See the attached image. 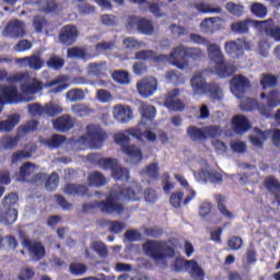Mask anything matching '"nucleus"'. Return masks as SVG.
<instances>
[{
  "label": "nucleus",
  "instance_id": "nucleus-9",
  "mask_svg": "<svg viewBox=\"0 0 280 280\" xmlns=\"http://www.w3.org/2000/svg\"><path fill=\"white\" fill-rule=\"evenodd\" d=\"M20 242L34 261H40L47 255L45 245L40 241L30 238L24 232H20Z\"/></svg>",
  "mask_w": 280,
  "mask_h": 280
},
{
  "label": "nucleus",
  "instance_id": "nucleus-43",
  "mask_svg": "<svg viewBox=\"0 0 280 280\" xmlns=\"http://www.w3.org/2000/svg\"><path fill=\"white\" fill-rule=\"evenodd\" d=\"M194 8H196L198 12H201V14H220V12H222L221 8H211V5L205 2L195 3Z\"/></svg>",
  "mask_w": 280,
  "mask_h": 280
},
{
  "label": "nucleus",
  "instance_id": "nucleus-55",
  "mask_svg": "<svg viewBox=\"0 0 280 280\" xmlns=\"http://www.w3.org/2000/svg\"><path fill=\"white\" fill-rule=\"evenodd\" d=\"M66 97L70 102H82L85 95H84V91L80 89H71L70 91L67 92Z\"/></svg>",
  "mask_w": 280,
  "mask_h": 280
},
{
  "label": "nucleus",
  "instance_id": "nucleus-36",
  "mask_svg": "<svg viewBox=\"0 0 280 280\" xmlns=\"http://www.w3.org/2000/svg\"><path fill=\"white\" fill-rule=\"evenodd\" d=\"M142 172L151 180H156L159 176H161V168L159 167V163L156 162L148 164Z\"/></svg>",
  "mask_w": 280,
  "mask_h": 280
},
{
  "label": "nucleus",
  "instance_id": "nucleus-62",
  "mask_svg": "<svg viewBox=\"0 0 280 280\" xmlns=\"http://www.w3.org/2000/svg\"><path fill=\"white\" fill-rule=\"evenodd\" d=\"M16 202H19V195L16 192H10L2 200L3 207L5 209H12Z\"/></svg>",
  "mask_w": 280,
  "mask_h": 280
},
{
  "label": "nucleus",
  "instance_id": "nucleus-58",
  "mask_svg": "<svg viewBox=\"0 0 280 280\" xmlns=\"http://www.w3.org/2000/svg\"><path fill=\"white\" fill-rule=\"evenodd\" d=\"M256 108L260 113V115L262 117H266L267 119H270V117H272V110L275 109V107L268 103H258Z\"/></svg>",
  "mask_w": 280,
  "mask_h": 280
},
{
  "label": "nucleus",
  "instance_id": "nucleus-20",
  "mask_svg": "<svg viewBox=\"0 0 280 280\" xmlns=\"http://www.w3.org/2000/svg\"><path fill=\"white\" fill-rule=\"evenodd\" d=\"M159 89V81L154 77H145L141 81V96L152 97Z\"/></svg>",
  "mask_w": 280,
  "mask_h": 280
},
{
  "label": "nucleus",
  "instance_id": "nucleus-35",
  "mask_svg": "<svg viewBox=\"0 0 280 280\" xmlns=\"http://www.w3.org/2000/svg\"><path fill=\"white\" fill-rule=\"evenodd\" d=\"M88 183L91 187H104L106 185V177L101 172H92L88 176Z\"/></svg>",
  "mask_w": 280,
  "mask_h": 280
},
{
  "label": "nucleus",
  "instance_id": "nucleus-15",
  "mask_svg": "<svg viewBox=\"0 0 280 280\" xmlns=\"http://www.w3.org/2000/svg\"><path fill=\"white\" fill-rule=\"evenodd\" d=\"M178 95H180L179 89H174L170 92H167L164 95V106L168 110H174V113H183L185 110V103L178 98Z\"/></svg>",
  "mask_w": 280,
  "mask_h": 280
},
{
  "label": "nucleus",
  "instance_id": "nucleus-44",
  "mask_svg": "<svg viewBox=\"0 0 280 280\" xmlns=\"http://www.w3.org/2000/svg\"><path fill=\"white\" fill-rule=\"evenodd\" d=\"M48 69H54L58 71V69H62L65 67V59L57 55H51L50 58L46 61Z\"/></svg>",
  "mask_w": 280,
  "mask_h": 280
},
{
  "label": "nucleus",
  "instance_id": "nucleus-16",
  "mask_svg": "<svg viewBox=\"0 0 280 280\" xmlns=\"http://www.w3.org/2000/svg\"><path fill=\"white\" fill-rule=\"evenodd\" d=\"M260 34H265L268 38L280 43V24H276L273 19L261 20Z\"/></svg>",
  "mask_w": 280,
  "mask_h": 280
},
{
  "label": "nucleus",
  "instance_id": "nucleus-22",
  "mask_svg": "<svg viewBox=\"0 0 280 280\" xmlns=\"http://www.w3.org/2000/svg\"><path fill=\"white\" fill-rule=\"evenodd\" d=\"M35 172H36V164L32 162L23 163L20 166V172L18 173L16 178L18 180H20V183H30Z\"/></svg>",
  "mask_w": 280,
  "mask_h": 280
},
{
  "label": "nucleus",
  "instance_id": "nucleus-40",
  "mask_svg": "<svg viewBox=\"0 0 280 280\" xmlns=\"http://www.w3.org/2000/svg\"><path fill=\"white\" fill-rule=\"evenodd\" d=\"M250 12L257 19H266V16H268V8H266L261 2H254L250 5Z\"/></svg>",
  "mask_w": 280,
  "mask_h": 280
},
{
  "label": "nucleus",
  "instance_id": "nucleus-41",
  "mask_svg": "<svg viewBox=\"0 0 280 280\" xmlns=\"http://www.w3.org/2000/svg\"><path fill=\"white\" fill-rule=\"evenodd\" d=\"M199 176L202 178L205 177V180H209L210 183H213L214 185L221 184L223 180L222 174L219 172H209V171H201L199 173Z\"/></svg>",
  "mask_w": 280,
  "mask_h": 280
},
{
  "label": "nucleus",
  "instance_id": "nucleus-13",
  "mask_svg": "<svg viewBox=\"0 0 280 280\" xmlns=\"http://www.w3.org/2000/svg\"><path fill=\"white\" fill-rule=\"evenodd\" d=\"M79 36L80 31H78V26L73 24H67L61 27L58 35V40L61 45L71 47V45H75V43H78Z\"/></svg>",
  "mask_w": 280,
  "mask_h": 280
},
{
  "label": "nucleus",
  "instance_id": "nucleus-4",
  "mask_svg": "<svg viewBox=\"0 0 280 280\" xmlns=\"http://www.w3.org/2000/svg\"><path fill=\"white\" fill-rule=\"evenodd\" d=\"M190 84L196 95H209L212 102H220L224 97L220 84L207 83V80L201 74L192 77Z\"/></svg>",
  "mask_w": 280,
  "mask_h": 280
},
{
  "label": "nucleus",
  "instance_id": "nucleus-33",
  "mask_svg": "<svg viewBox=\"0 0 280 280\" xmlns=\"http://www.w3.org/2000/svg\"><path fill=\"white\" fill-rule=\"evenodd\" d=\"M19 219V210L7 208L5 212L0 213V222L2 224L12 225Z\"/></svg>",
  "mask_w": 280,
  "mask_h": 280
},
{
  "label": "nucleus",
  "instance_id": "nucleus-42",
  "mask_svg": "<svg viewBox=\"0 0 280 280\" xmlns=\"http://www.w3.org/2000/svg\"><path fill=\"white\" fill-rule=\"evenodd\" d=\"M112 177L115 180H130V172L128 171V168L121 167L119 166V164L114 168V171L112 172Z\"/></svg>",
  "mask_w": 280,
  "mask_h": 280
},
{
  "label": "nucleus",
  "instance_id": "nucleus-7",
  "mask_svg": "<svg viewBox=\"0 0 280 280\" xmlns=\"http://www.w3.org/2000/svg\"><path fill=\"white\" fill-rule=\"evenodd\" d=\"M186 133L190 141H194L195 143H202V141H207V139H215L217 137H220V135H222V130L215 125L205 127L190 125L187 128Z\"/></svg>",
  "mask_w": 280,
  "mask_h": 280
},
{
  "label": "nucleus",
  "instance_id": "nucleus-23",
  "mask_svg": "<svg viewBox=\"0 0 280 280\" xmlns=\"http://www.w3.org/2000/svg\"><path fill=\"white\" fill-rule=\"evenodd\" d=\"M63 192L67 196H79L80 198H84L89 196V186L82 184H66Z\"/></svg>",
  "mask_w": 280,
  "mask_h": 280
},
{
  "label": "nucleus",
  "instance_id": "nucleus-1",
  "mask_svg": "<svg viewBox=\"0 0 280 280\" xmlns=\"http://www.w3.org/2000/svg\"><path fill=\"white\" fill-rule=\"evenodd\" d=\"M189 37L191 43L207 47L210 59L217 65L214 71L219 78H231V75L237 72V68L233 63L224 60V55H222V50L218 44H211L209 39L195 33L190 34Z\"/></svg>",
  "mask_w": 280,
  "mask_h": 280
},
{
  "label": "nucleus",
  "instance_id": "nucleus-31",
  "mask_svg": "<svg viewBox=\"0 0 280 280\" xmlns=\"http://www.w3.org/2000/svg\"><path fill=\"white\" fill-rule=\"evenodd\" d=\"M38 11L44 12L45 14H54L60 10V4L56 0H39L37 2Z\"/></svg>",
  "mask_w": 280,
  "mask_h": 280
},
{
  "label": "nucleus",
  "instance_id": "nucleus-64",
  "mask_svg": "<svg viewBox=\"0 0 280 280\" xmlns=\"http://www.w3.org/2000/svg\"><path fill=\"white\" fill-rule=\"evenodd\" d=\"M267 104L271 105L273 108L280 106V93L277 90H272L267 95Z\"/></svg>",
  "mask_w": 280,
  "mask_h": 280
},
{
  "label": "nucleus",
  "instance_id": "nucleus-50",
  "mask_svg": "<svg viewBox=\"0 0 280 280\" xmlns=\"http://www.w3.org/2000/svg\"><path fill=\"white\" fill-rule=\"evenodd\" d=\"M141 110H142V117L144 119H148L149 121H152L154 117H156V107L152 105H148L145 103H141Z\"/></svg>",
  "mask_w": 280,
  "mask_h": 280
},
{
  "label": "nucleus",
  "instance_id": "nucleus-11",
  "mask_svg": "<svg viewBox=\"0 0 280 280\" xmlns=\"http://www.w3.org/2000/svg\"><path fill=\"white\" fill-rule=\"evenodd\" d=\"M115 143L121 147V152L129 156V159H141V149L130 143V136L118 132L114 136Z\"/></svg>",
  "mask_w": 280,
  "mask_h": 280
},
{
  "label": "nucleus",
  "instance_id": "nucleus-21",
  "mask_svg": "<svg viewBox=\"0 0 280 280\" xmlns=\"http://www.w3.org/2000/svg\"><path fill=\"white\" fill-rule=\"evenodd\" d=\"M113 115L119 124H128L132 119V108L127 105H116L114 106Z\"/></svg>",
  "mask_w": 280,
  "mask_h": 280
},
{
  "label": "nucleus",
  "instance_id": "nucleus-12",
  "mask_svg": "<svg viewBox=\"0 0 280 280\" xmlns=\"http://www.w3.org/2000/svg\"><path fill=\"white\" fill-rule=\"evenodd\" d=\"M230 89L235 97L242 100L250 91V80L243 74H236L230 81Z\"/></svg>",
  "mask_w": 280,
  "mask_h": 280
},
{
  "label": "nucleus",
  "instance_id": "nucleus-47",
  "mask_svg": "<svg viewBox=\"0 0 280 280\" xmlns=\"http://www.w3.org/2000/svg\"><path fill=\"white\" fill-rule=\"evenodd\" d=\"M38 130V120H28L25 125L18 128L19 135H28V132H36Z\"/></svg>",
  "mask_w": 280,
  "mask_h": 280
},
{
  "label": "nucleus",
  "instance_id": "nucleus-46",
  "mask_svg": "<svg viewBox=\"0 0 280 280\" xmlns=\"http://www.w3.org/2000/svg\"><path fill=\"white\" fill-rule=\"evenodd\" d=\"M58 185H60V176L58 175V173L54 172L47 178L45 187L47 191H56V189H58Z\"/></svg>",
  "mask_w": 280,
  "mask_h": 280
},
{
  "label": "nucleus",
  "instance_id": "nucleus-25",
  "mask_svg": "<svg viewBox=\"0 0 280 280\" xmlns=\"http://www.w3.org/2000/svg\"><path fill=\"white\" fill-rule=\"evenodd\" d=\"M52 127L57 132H69L73 128V120L70 115H62L52 121Z\"/></svg>",
  "mask_w": 280,
  "mask_h": 280
},
{
  "label": "nucleus",
  "instance_id": "nucleus-52",
  "mask_svg": "<svg viewBox=\"0 0 280 280\" xmlns=\"http://www.w3.org/2000/svg\"><path fill=\"white\" fill-rule=\"evenodd\" d=\"M187 259L183 257H177L173 265V270L175 272H189V265Z\"/></svg>",
  "mask_w": 280,
  "mask_h": 280
},
{
  "label": "nucleus",
  "instance_id": "nucleus-51",
  "mask_svg": "<svg viewBox=\"0 0 280 280\" xmlns=\"http://www.w3.org/2000/svg\"><path fill=\"white\" fill-rule=\"evenodd\" d=\"M88 270H89V267H86V265L81 262H71L69 266V271L74 277H82V275H84Z\"/></svg>",
  "mask_w": 280,
  "mask_h": 280
},
{
  "label": "nucleus",
  "instance_id": "nucleus-57",
  "mask_svg": "<svg viewBox=\"0 0 280 280\" xmlns=\"http://www.w3.org/2000/svg\"><path fill=\"white\" fill-rule=\"evenodd\" d=\"M225 9L234 16H242L244 14V5L235 4V2H228Z\"/></svg>",
  "mask_w": 280,
  "mask_h": 280
},
{
  "label": "nucleus",
  "instance_id": "nucleus-61",
  "mask_svg": "<svg viewBox=\"0 0 280 280\" xmlns=\"http://www.w3.org/2000/svg\"><path fill=\"white\" fill-rule=\"evenodd\" d=\"M23 159H32V152L19 150L11 155V163L14 165L19 163V161H23Z\"/></svg>",
  "mask_w": 280,
  "mask_h": 280
},
{
  "label": "nucleus",
  "instance_id": "nucleus-28",
  "mask_svg": "<svg viewBox=\"0 0 280 280\" xmlns=\"http://www.w3.org/2000/svg\"><path fill=\"white\" fill-rule=\"evenodd\" d=\"M20 122L21 116L19 114L10 115L7 120L0 121V132H12Z\"/></svg>",
  "mask_w": 280,
  "mask_h": 280
},
{
  "label": "nucleus",
  "instance_id": "nucleus-3",
  "mask_svg": "<svg viewBox=\"0 0 280 280\" xmlns=\"http://www.w3.org/2000/svg\"><path fill=\"white\" fill-rule=\"evenodd\" d=\"M205 58V50L198 47H187L185 45L176 46L171 52V61L173 67L182 71L189 67V60H202Z\"/></svg>",
  "mask_w": 280,
  "mask_h": 280
},
{
  "label": "nucleus",
  "instance_id": "nucleus-27",
  "mask_svg": "<svg viewBox=\"0 0 280 280\" xmlns=\"http://www.w3.org/2000/svg\"><path fill=\"white\" fill-rule=\"evenodd\" d=\"M268 137H270V131H262L259 128L254 129V135L249 136V141L254 145V148H264V143H266Z\"/></svg>",
  "mask_w": 280,
  "mask_h": 280
},
{
  "label": "nucleus",
  "instance_id": "nucleus-17",
  "mask_svg": "<svg viewBox=\"0 0 280 280\" xmlns=\"http://www.w3.org/2000/svg\"><path fill=\"white\" fill-rule=\"evenodd\" d=\"M4 36L9 38H23L25 36V22L22 20H11L3 30Z\"/></svg>",
  "mask_w": 280,
  "mask_h": 280
},
{
  "label": "nucleus",
  "instance_id": "nucleus-19",
  "mask_svg": "<svg viewBox=\"0 0 280 280\" xmlns=\"http://www.w3.org/2000/svg\"><path fill=\"white\" fill-rule=\"evenodd\" d=\"M16 62L20 67H23L24 69H32L33 71H40V69L45 67V61L38 55L19 58Z\"/></svg>",
  "mask_w": 280,
  "mask_h": 280
},
{
  "label": "nucleus",
  "instance_id": "nucleus-54",
  "mask_svg": "<svg viewBox=\"0 0 280 280\" xmlns=\"http://www.w3.org/2000/svg\"><path fill=\"white\" fill-rule=\"evenodd\" d=\"M71 110L77 117H89L91 115V109L84 104L72 105Z\"/></svg>",
  "mask_w": 280,
  "mask_h": 280
},
{
  "label": "nucleus",
  "instance_id": "nucleus-18",
  "mask_svg": "<svg viewBox=\"0 0 280 280\" xmlns=\"http://www.w3.org/2000/svg\"><path fill=\"white\" fill-rule=\"evenodd\" d=\"M21 96L19 95V89L14 85L0 86V103L5 104H19Z\"/></svg>",
  "mask_w": 280,
  "mask_h": 280
},
{
  "label": "nucleus",
  "instance_id": "nucleus-32",
  "mask_svg": "<svg viewBox=\"0 0 280 280\" xmlns=\"http://www.w3.org/2000/svg\"><path fill=\"white\" fill-rule=\"evenodd\" d=\"M112 79L120 86H128L130 84V72L126 70H114L112 72Z\"/></svg>",
  "mask_w": 280,
  "mask_h": 280
},
{
  "label": "nucleus",
  "instance_id": "nucleus-26",
  "mask_svg": "<svg viewBox=\"0 0 280 280\" xmlns=\"http://www.w3.org/2000/svg\"><path fill=\"white\" fill-rule=\"evenodd\" d=\"M264 185L269 194L275 196V201L277 202L278 207H280V183L279 179L275 177H267L264 182Z\"/></svg>",
  "mask_w": 280,
  "mask_h": 280
},
{
  "label": "nucleus",
  "instance_id": "nucleus-48",
  "mask_svg": "<svg viewBox=\"0 0 280 280\" xmlns=\"http://www.w3.org/2000/svg\"><path fill=\"white\" fill-rule=\"evenodd\" d=\"M119 163L113 158H102L97 160V165L103 170H110L112 173L115 171Z\"/></svg>",
  "mask_w": 280,
  "mask_h": 280
},
{
  "label": "nucleus",
  "instance_id": "nucleus-38",
  "mask_svg": "<svg viewBox=\"0 0 280 280\" xmlns=\"http://www.w3.org/2000/svg\"><path fill=\"white\" fill-rule=\"evenodd\" d=\"M188 266V272H190L192 279H205V270H202V267L198 265V261L189 260Z\"/></svg>",
  "mask_w": 280,
  "mask_h": 280
},
{
  "label": "nucleus",
  "instance_id": "nucleus-59",
  "mask_svg": "<svg viewBox=\"0 0 280 280\" xmlns=\"http://www.w3.org/2000/svg\"><path fill=\"white\" fill-rule=\"evenodd\" d=\"M183 198H185V192L183 191H174L171 195L170 202L174 209H180V205L183 202Z\"/></svg>",
  "mask_w": 280,
  "mask_h": 280
},
{
  "label": "nucleus",
  "instance_id": "nucleus-6",
  "mask_svg": "<svg viewBox=\"0 0 280 280\" xmlns=\"http://www.w3.org/2000/svg\"><path fill=\"white\" fill-rule=\"evenodd\" d=\"M142 248L154 261H164V259L176 257V249L163 241H148Z\"/></svg>",
  "mask_w": 280,
  "mask_h": 280
},
{
  "label": "nucleus",
  "instance_id": "nucleus-45",
  "mask_svg": "<svg viewBox=\"0 0 280 280\" xmlns=\"http://www.w3.org/2000/svg\"><path fill=\"white\" fill-rule=\"evenodd\" d=\"M258 103L257 100L246 97L241 101L240 108L244 113H253V110L257 109Z\"/></svg>",
  "mask_w": 280,
  "mask_h": 280
},
{
  "label": "nucleus",
  "instance_id": "nucleus-49",
  "mask_svg": "<svg viewBox=\"0 0 280 280\" xmlns=\"http://www.w3.org/2000/svg\"><path fill=\"white\" fill-rule=\"evenodd\" d=\"M49 25V22L47 21L46 16L43 15H36L33 19V27L37 34L43 33V31Z\"/></svg>",
  "mask_w": 280,
  "mask_h": 280
},
{
  "label": "nucleus",
  "instance_id": "nucleus-2",
  "mask_svg": "<svg viewBox=\"0 0 280 280\" xmlns=\"http://www.w3.org/2000/svg\"><path fill=\"white\" fill-rule=\"evenodd\" d=\"M135 196L137 194L130 187L114 186L105 200L100 201V210L105 215H121L126 211L124 200H135Z\"/></svg>",
  "mask_w": 280,
  "mask_h": 280
},
{
  "label": "nucleus",
  "instance_id": "nucleus-14",
  "mask_svg": "<svg viewBox=\"0 0 280 280\" xmlns=\"http://www.w3.org/2000/svg\"><path fill=\"white\" fill-rule=\"evenodd\" d=\"M250 27H255V30H257V32L260 33L261 20H253V19L238 20L236 22H233L230 25V28L234 34H241V35L248 34V32H250Z\"/></svg>",
  "mask_w": 280,
  "mask_h": 280
},
{
  "label": "nucleus",
  "instance_id": "nucleus-37",
  "mask_svg": "<svg viewBox=\"0 0 280 280\" xmlns=\"http://www.w3.org/2000/svg\"><path fill=\"white\" fill-rule=\"evenodd\" d=\"M65 141H67L66 136L56 133V135H52L50 137V139L45 140L44 143H45V145L50 148V150H56V149L60 148L62 145V143H65Z\"/></svg>",
  "mask_w": 280,
  "mask_h": 280
},
{
  "label": "nucleus",
  "instance_id": "nucleus-39",
  "mask_svg": "<svg viewBox=\"0 0 280 280\" xmlns=\"http://www.w3.org/2000/svg\"><path fill=\"white\" fill-rule=\"evenodd\" d=\"M91 248L102 259H106V257H108V247L104 244V242L94 241L91 243Z\"/></svg>",
  "mask_w": 280,
  "mask_h": 280
},
{
  "label": "nucleus",
  "instance_id": "nucleus-30",
  "mask_svg": "<svg viewBox=\"0 0 280 280\" xmlns=\"http://www.w3.org/2000/svg\"><path fill=\"white\" fill-rule=\"evenodd\" d=\"M214 200L223 218H228V220H233V218H235L233 212L229 211V208H226V197H224V195H221V194L215 195Z\"/></svg>",
  "mask_w": 280,
  "mask_h": 280
},
{
  "label": "nucleus",
  "instance_id": "nucleus-63",
  "mask_svg": "<svg viewBox=\"0 0 280 280\" xmlns=\"http://www.w3.org/2000/svg\"><path fill=\"white\" fill-rule=\"evenodd\" d=\"M225 51L229 56H237L242 51V45L237 42H228L225 43Z\"/></svg>",
  "mask_w": 280,
  "mask_h": 280
},
{
  "label": "nucleus",
  "instance_id": "nucleus-60",
  "mask_svg": "<svg viewBox=\"0 0 280 280\" xmlns=\"http://www.w3.org/2000/svg\"><path fill=\"white\" fill-rule=\"evenodd\" d=\"M141 33L147 36H152V34H154V24L152 23V20L141 19Z\"/></svg>",
  "mask_w": 280,
  "mask_h": 280
},
{
  "label": "nucleus",
  "instance_id": "nucleus-10",
  "mask_svg": "<svg viewBox=\"0 0 280 280\" xmlns=\"http://www.w3.org/2000/svg\"><path fill=\"white\" fill-rule=\"evenodd\" d=\"M28 113L33 117H58L62 114V106L56 103H47L44 106L40 103L28 105Z\"/></svg>",
  "mask_w": 280,
  "mask_h": 280
},
{
  "label": "nucleus",
  "instance_id": "nucleus-53",
  "mask_svg": "<svg viewBox=\"0 0 280 280\" xmlns=\"http://www.w3.org/2000/svg\"><path fill=\"white\" fill-rule=\"evenodd\" d=\"M164 55L158 56L153 50H141V60H150L151 62H162Z\"/></svg>",
  "mask_w": 280,
  "mask_h": 280
},
{
  "label": "nucleus",
  "instance_id": "nucleus-24",
  "mask_svg": "<svg viewBox=\"0 0 280 280\" xmlns=\"http://www.w3.org/2000/svg\"><path fill=\"white\" fill-rule=\"evenodd\" d=\"M233 130L236 135H244V132H248L250 130V121L246 116H234L232 118Z\"/></svg>",
  "mask_w": 280,
  "mask_h": 280
},
{
  "label": "nucleus",
  "instance_id": "nucleus-34",
  "mask_svg": "<svg viewBox=\"0 0 280 280\" xmlns=\"http://www.w3.org/2000/svg\"><path fill=\"white\" fill-rule=\"evenodd\" d=\"M279 84V77L270 73H262L260 78V86L262 88V91H266L267 89H275Z\"/></svg>",
  "mask_w": 280,
  "mask_h": 280
},
{
  "label": "nucleus",
  "instance_id": "nucleus-29",
  "mask_svg": "<svg viewBox=\"0 0 280 280\" xmlns=\"http://www.w3.org/2000/svg\"><path fill=\"white\" fill-rule=\"evenodd\" d=\"M68 58H80V60H93L97 55L86 52V49L80 47H72L67 50Z\"/></svg>",
  "mask_w": 280,
  "mask_h": 280
},
{
  "label": "nucleus",
  "instance_id": "nucleus-5",
  "mask_svg": "<svg viewBox=\"0 0 280 280\" xmlns=\"http://www.w3.org/2000/svg\"><path fill=\"white\" fill-rule=\"evenodd\" d=\"M7 81L10 84H20L22 93H26V95H36V93L43 91V82L36 78H32L30 72H16L15 74L9 75Z\"/></svg>",
  "mask_w": 280,
  "mask_h": 280
},
{
  "label": "nucleus",
  "instance_id": "nucleus-8",
  "mask_svg": "<svg viewBox=\"0 0 280 280\" xmlns=\"http://www.w3.org/2000/svg\"><path fill=\"white\" fill-rule=\"evenodd\" d=\"M106 139H108V133L105 132L102 126L88 125L86 136H81L79 138V141H81V143H86L88 141L91 148H95L96 150H100L106 142Z\"/></svg>",
  "mask_w": 280,
  "mask_h": 280
},
{
  "label": "nucleus",
  "instance_id": "nucleus-56",
  "mask_svg": "<svg viewBox=\"0 0 280 280\" xmlns=\"http://www.w3.org/2000/svg\"><path fill=\"white\" fill-rule=\"evenodd\" d=\"M32 47H34V44L31 40L21 39L14 45L13 51H16L18 54H23V51H30Z\"/></svg>",
  "mask_w": 280,
  "mask_h": 280
}]
</instances>
